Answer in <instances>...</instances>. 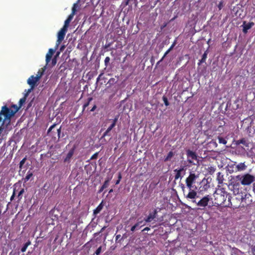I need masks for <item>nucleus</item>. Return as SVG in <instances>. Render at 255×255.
<instances>
[{
    "instance_id": "f257e3e1",
    "label": "nucleus",
    "mask_w": 255,
    "mask_h": 255,
    "mask_svg": "<svg viewBox=\"0 0 255 255\" xmlns=\"http://www.w3.org/2000/svg\"><path fill=\"white\" fill-rule=\"evenodd\" d=\"M199 174L193 171L190 172L188 177L185 179V185L180 184L184 196L187 199H194L198 197V193H203L207 191L210 188V183L208 179L204 178L199 182L197 180L199 178Z\"/></svg>"
},
{
    "instance_id": "f03ea898",
    "label": "nucleus",
    "mask_w": 255,
    "mask_h": 255,
    "mask_svg": "<svg viewBox=\"0 0 255 255\" xmlns=\"http://www.w3.org/2000/svg\"><path fill=\"white\" fill-rule=\"evenodd\" d=\"M19 108L20 107L16 105H12L10 108L6 105L2 106L0 111V123L2 121L1 116L2 115L4 116L3 122H7V124H10L11 118L14 116Z\"/></svg>"
},
{
    "instance_id": "7ed1b4c3",
    "label": "nucleus",
    "mask_w": 255,
    "mask_h": 255,
    "mask_svg": "<svg viewBox=\"0 0 255 255\" xmlns=\"http://www.w3.org/2000/svg\"><path fill=\"white\" fill-rule=\"evenodd\" d=\"M237 181H240L243 185H250L255 181V176L249 173H246L243 175H239L235 177Z\"/></svg>"
},
{
    "instance_id": "20e7f679",
    "label": "nucleus",
    "mask_w": 255,
    "mask_h": 255,
    "mask_svg": "<svg viewBox=\"0 0 255 255\" xmlns=\"http://www.w3.org/2000/svg\"><path fill=\"white\" fill-rule=\"evenodd\" d=\"M214 196L215 198V204L218 205H224L227 198H228L229 201L230 200L231 196L227 192L221 191L220 193L216 192Z\"/></svg>"
},
{
    "instance_id": "39448f33",
    "label": "nucleus",
    "mask_w": 255,
    "mask_h": 255,
    "mask_svg": "<svg viewBox=\"0 0 255 255\" xmlns=\"http://www.w3.org/2000/svg\"><path fill=\"white\" fill-rule=\"evenodd\" d=\"M187 162L192 165H197L199 164L198 155L195 152L190 149L186 150Z\"/></svg>"
},
{
    "instance_id": "423d86ee",
    "label": "nucleus",
    "mask_w": 255,
    "mask_h": 255,
    "mask_svg": "<svg viewBox=\"0 0 255 255\" xmlns=\"http://www.w3.org/2000/svg\"><path fill=\"white\" fill-rule=\"evenodd\" d=\"M212 199L211 196L207 195L202 198L199 201L197 202L195 199H191L192 202L195 203L197 206L201 209H204L208 206V203L210 200Z\"/></svg>"
},
{
    "instance_id": "0eeeda50",
    "label": "nucleus",
    "mask_w": 255,
    "mask_h": 255,
    "mask_svg": "<svg viewBox=\"0 0 255 255\" xmlns=\"http://www.w3.org/2000/svg\"><path fill=\"white\" fill-rule=\"evenodd\" d=\"M187 170V166L186 165H181L179 168H176L174 170L175 173L174 176L175 180H177L179 178L182 179L183 176L185 174Z\"/></svg>"
},
{
    "instance_id": "6e6552de",
    "label": "nucleus",
    "mask_w": 255,
    "mask_h": 255,
    "mask_svg": "<svg viewBox=\"0 0 255 255\" xmlns=\"http://www.w3.org/2000/svg\"><path fill=\"white\" fill-rule=\"evenodd\" d=\"M39 80V76L35 77L31 76L27 80V83L30 86L31 89H33L36 86V83Z\"/></svg>"
},
{
    "instance_id": "1a4fd4ad",
    "label": "nucleus",
    "mask_w": 255,
    "mask_h": 255,
    "mask_svg": "<svg viewBox=\"0 0 255 255\" xmlns=\"http://www.w3.org/2000/svg\"><path fill=\"white\" fill-rule=\"evenodd\" d=\"M158 211L156 209H154L153 211L150 212L148 216L144 218V221L146 223H149L153 220L157 216Z\"/></svg>"
},
{
    "instance_id": "9d476101",
    "label": "nucleus",
    "mask_w": 255,
    "mask_h": 255,
    "mask_svg": "<svg viewBox=\"0 0 255 255\" xmlns=\"http://www.w3.org/2000/svg\"><path fill=\"white\" fill-rule=\"evenodd\" d=\"M67 30V29H64V28L62 27L58 32L57 41L59 43H61L63 40Z\"/></svg>"
},
{
    "instance_id": "9b49d317",
    "label": "nucleus",
    "mask_w": 255,
    "mask_h": 255,
    "mask_svg": "<svg viewBox=\"0 0 255 255\" xmlns=\"http://www.w3.org/2000/svg\"><path fill=\"white\" fill-rule=\"evenodd\" d=\"M255 23L253 22H250L249 23H246V21H244L243 24V31L244 33H246L248 32V30L251 29L254 25Z\"/></svg>"
},
{
    "instance_id": "f8f14e48",
    "label": "nucleus",
    "mask_w": 255,
    "mask_h": 255,
    "mask_svg": "<svg viewBox=\"0 0 255 255\" xmlns=\"http://www.w3.org/2000/svg\"><path fill=\"white\" fill-rule=\"evenodd\" d=\"M54 53H55V50L51 49V48L49 49L48 52L46 54V60H46V62L47 64L49 62H50V61L51 59L52 56L54 54Z\"/></svg>"
},
{
    "instance_id": "ddd939ff",
    "label": "nucleus",
    "mask_w": 255,
    "mask_h": 255,
    "mask_svg": "<svg viewBox=\"0 0 255 255\" xmlns=\"http://www.w3.org/2000/svg\"><path fill=\"white\" fill-rule=\"evenodd\" d=\"M74 148L71 149L69 151L66 157L64 159V162H70V160L74 154Z\"/></svg>"
},
{
    "instance_id": "4468645a",
    "label": "nucleus",
    "mask_w": 255,
    "mask_h": 255,
    "mask_svg": "<svg viewBox=\"0 0 255 255\" xmlns=\"http://www.w3.org/2000/svg\"><path fill=\"white\" fill-rule=\"evenodd\" d=\"M247 167V166L245 164V162H241L236 165V169L238 171H242L246 170Z\"/></svg>"
},
{
    "instance_id": "2eb2a0df",
    "label": "nucleus",
    "mask_w": 255,
    "mask_h": 255,
    "mask_svg": "<svg viewBox=\"0 0 255 255\" xmlns=\"http://www.w3.org/2000/svg\"><path fill=\"white\" fill-rule=\"evenodd\" d=\"M236 144L237 145L242 144L246 147H247L249 145V143H248L247 140L244 138L236 140Z\"/></svg>"
},
{
    "instance_id": "dca6fc26",
    "label": "nucleus",
    "mask_w": 255,
    "mask_h": 255,
    "mask_svg": "<svg viewBox=\"0 0 255 255\" xmlns=\"http://www.w3.org/2000/svg\"><path fill=\"white\" fill-rule=\"evenodd\" d=\"M33 175V173L30 170H28L26 176L22 179L23 182H27L31 177H32Z\"/></svg>"
},
{
    "instance_id": "f3484780",
    "label": "nucleus",
    "mask_w": 255,
    "mask_h": 255,
    "mask_svg": "<svg viewBox=\"0 0 255 255\" xmlns=\"http://www.w3.org/2000/svg\"><path fill=\"white\" fill-rule=\"evenodd\" d=\"M224 179V175H223V174L221 172H219L217 173V180L218 181V183L219 184H222L223 182Z\"/></svg>"
},
{
    "instance_id": "a211bd4d",
    "label": "nucleus",
    "mask_w": 255,
    "mask_h": 255,
    "mask_svg": "<svg viewBox=\"0 0 255 255\" xmlns=\"http://www.w3.org/2000/svg\"><path fill=\"white\" fill-rule=\"evenodd\" d=\"M208 53V50H206L204 52V54L202 55L201 59L199 60L198 65H200L201 63L205 62L207 58Z\"/></svg>"
},
{
    "instance_id": "6ab92c4d",
    "label": "nucleus",
    "mask_w": 255,
    "mask_h": 255,
    "mask_svg": "<svg viewBox=\"0 0 255 255\" xmlns=\"http://www.w3.org/2000/svg\"><path fill=\"white\" fill-rule=\"evenodd\" d=\"M103 208V205L102 202L94 210V214L97 215L99 213Z\"/></svg>"
},
{
    "instance_id": "aec40b11",
    "label": "nucleus",
    "mask_w": 255,
    "mask_h": 255,
    "mask_svg": "<svg viewBox=\"0 0 255 255\" xmlns=\"http://www.w3.org/2000/svg\"><path fill=\"white\" fill-rule=\"evenodd\" d=\"M174 153L172 151H169L167 156L164 158V161L165 162L168 161L171 159V158L173 156Z\"/></svg>"
},
{
    "instance_id": "412c9836",
    "label": "nucleus",
    "mask_w": 255,
    "mask_h": 255,
    "mask_svg": "<svg viewBox=\"0 0 255 255\" xmlns=\"http://www.w3.org/2000/svg\"><path fill=\"white\" fill-rule=\"evenodd\" d=\"M27 160V158H26V156H25L24 158H23L19 162V171L20 172L22 169L23 168V165L25 164L26 161Z\"/></svg>"
},
{
    "instance_id": "4be33fe9",
    "label": "nucleus",
    "mask_w": 255,
    "mask_h": 255,
    "mask_svg": "<svg viewBox=\"0 0 255 255\" xmlns=\"http://www.w3.org/2000/svg\"><path fill=\"white\" fill-rule=\"evenodd\" d=\"M218 139L219 143L220 144H223L225 145L227 143V140L225 138H224L222 136H218Z\"/></svg>"
},
{
    "instance_id": "5701e85b",
    "label": "nucleus",
    "mask_w": 255,
    "mask_h": 255,
    "mask_svg": "<svg viewBox=\"0 0 255 255\" xmlns=\"http://www.w3.org/2000/svg\"><path fill=\"white\" fill-rule=\"evenodd\" d=\"M111 178H107L106 180L105 181L103 185L102 186L103 187V188H104V189L107 188L108 187V186L109 185V182L111 180Z\"/></svg>"
},
{
    "instance_id": "b1692460",
    "label": "nucleus",
    "mask_w": 255,
    "mask_h": 255,
    "mask_svg": "<svg viewBox=\"0 0 255 255\" xmlns=\"http://www.w3.org/2000/svg\"><path fill=\"white\" fill-rule=\"evenodd\" d=\"M176 44V41H175L171 45V46L169 47V48L164 53V56H166L173 48V47L175 46Z\"/></svg>"
},
{
    "instance_id": "393cba45",
    "label": "nucleus",
    "mask_w": 255,
    "mask_h": 255,
    "mask_svg": "<svg viewBox=\"0 0 255 255\" xmlns=\"http://www.w3.org/2000/svg\"><path fill=\"white\" fill-rule=\"evenodd\" d=\"M216 168L213 166L208 167L207 168V171L209 174L212 175L215 171Z\"/></svg>"
},
{
    "instance_id": "a878e982",
    "label": "nucleus",
    "mask_w": 255,
    "mask_h": 255,
    "mask_svg": "<svg viewBox=\"0 0 255 255\" xmlns=\"http://www.w3.org/2000/svg\"><path fill=\"white\" fill-rule=\"evenodd\" d=\"M30 244V242L29 241H28V242H26L24 245L22 247V248L21 249V251L22 252H25V251L26 250L28 246Z\"/></svg>"
},
{
    "instance_id": "bb28decb",
    "label": "nucleus",
    "mask_w": 255,
    "mask_h": 255,
    "mask_svg": "<svg viewBox=\"0 0 255 255\" xmlns=\"http://www.w3.org/2000/svg\"><path fill=\"white\" fill-rule=\"evenodd\" d=\"M27 95H25V96L21 99H20L19 101V107L20 108L22 105L25 103L26 100V96Z\"/></svg>"
},
{
    "instance_id": "cd10ccee",
    "label": "nucleus",
    "mask_w": 255,
    "mask_h": 255,
    "mask_svg": "<svg viewBox=\"0 0 255 255\" xmlns=\"http://www.w3.org/2000/svg\"><path fill=\"white\" fill-rule=\"evenodd\" d=\"M92 98H89L88 99V102H87L86 103H85L84 105H83V111H84L85 110V109L89 105V104H90V102L91 101H92Z\"/></svg>"
},
{
    "instance_id": "c85d7f7f",
    "label": "nucleus",
    "mask_w": 255,
    "mask_h": 255,
    "mask_svg": "<svg viewBox=\"0 0 255 255\" xmlns=\"http://www.w3.org/2000/svg\"><path fill=\"white\" fill-rule=\"evenodd\" d=\"M70 22L71 21L67 18L64 22V25L63 27L64 28V29H67V28Z\"/></svg>"
},
{
    "instance_id": "c756f323",
    "label": "nucleus",
    "mask_w": 255,
    "mask_h": 255,
    "mask_svg": "<svg viewBox=\"0 0 255 255\" xmlns=\"http://www.w3.org/2000/svg\"><path fill=\"white\" fill-rule=\"evenodd\" d=\"M77 6H78V5H77V3H74L73 4V6L72 9V12H71L72 13H73L74 14H75V13H76V12L77 11L76 8L77 7Z\"/></svg>"
},
{
    "instance_id": "7c9ffc66",
    "label": "nucleus",
    "mask_w": 255,
    "mask_h": 255,
    "mask_svg": "<svg viewBox=\"0 0 255 255\" xmlns=\"http://www.w3.org/2000/svg\"><path fill=\"white\" fill-rule=\"evenodd\" d=\"M58 56V53L57 54L56 56H55L52 59V66H54L56 65L57 63V57Z\"/></svg>"
},
{
    "instance_id": "2f4dec72",
    "label": "nucleus",
    "mask_w": 255,
    "mask_h": 255,
    "mask_svg": "<svg viewBox=\"0 0 255 255\" xmlns=\"http://www.w3.org/2000/svg\"><path fill=\"white\" fill-rule=\"evenodd\" d=\"M44 71V69H42L41 71L40 70H39L38 71L37 74L36 75V76L35 77H39V79H40V78L41 77V76H42V75L43 74Z\"/></svg>"
},
{
    "instance_id": "473e14b6",
    "label": "nucleus",
    "mask_w": 255,
    "mask_h": 255,
    "mask_svg": "<svg viewBox=\"0 0 255 255\" xmlns=\"http://www.w3.org/2000/svg\"><path fill=\"white\" fill-rule=\"evenodd\" d=\"M162 100H163L164 103L166 106H168L169 105V103L168 102L167 97H166L165 96H163L162 97Z\"/></svg>"
},
{
    "instance_id": "72a5a7b5",
    "label": "nucleus",
    "mask_w": 255,
    "mask_h": 255,
    "mask_svg": "<svg viewBox=\"0 0 255 255\" xmlns=\"http://www.w3.org/2000/svg\"><path fill=\"white\" fill-rule=\"evenodd\" d=\"M111 131L110 130H109L108 128L105 131V132L103 133L102 136V138H103V137H105V136H107V135H111L110 134H109V132Z\"/></svg>"
},
{
    "instance_id": "f704fd0d",
    "label": "nucleus",
    "mask_w": 255,
    "mask_h": 255,
    "mask_svg": "<svg viewBox=\"0 0 255 255\" xmlns=\"http://www.w3.org/2000/svg\"><path fill=\"white\" fill-rule=\"evenodd\" d=\"M139 227V223H136L134 226H133L131 229L130 230L132 232H134L136 228H137Z\"/></svg>"
},
{
    "instance_id": "c9c22d12",
    "label": "nucleus",
    "mask_w": 255,
    "mask_h": 255,
    "mask_svg": "<svg viewBox=\"0 0 255 255\" xmlns=\"http://www.w3.org/2000/svg\"><path fill=\"white\" fill-rule=\"evenodd\" d=\"M116 83V81L115 80V79L114 78H111L109 81H108V83L110 85H112V84H114L115 83Z\"/></svg>"
},
{
    "instance_id": "e433bc0d",
    "label": "nucleus",
    "mask_w": 255,
    "mask_h": 255,
    "mask_svg": "<svg viewBox=\"0 0 255 255\" xmlns=\"http://www.w3.org/2000/svg\"><path fill=\"white\" fill-rule=\"evenodd\" d=\"M110 61V58L109 57H106L104 61L105 65L106 67L108 66Z\"/></svg>"
},
{
    "instance_id": "4c0bfd02",
    "label": "nucleus",
    "mask_w": 255,
    "mask_h": 255,
    "mask_svg": "<svg viewBox=\"0 0 255 255\" xmlns=\"http://www.w3.org/2000/svg\"><path fill=\"white\" fill-rule=\"evenodd\" d=\"M4 123H6V125H8V124H7V122H3L2 124L0 127V135L1 134V133L2 132V131L3 130V129H4L3 126H4Z\"/></svg>"
},
{
    "instance_id": "58836bf2",
    "label": "nucleus",
    "mask_w": 255,
    "mask_h": 255,
    "mask_svg": "<svg viewBox=\"0 0 255 255\" xmlns=\"http://www.w3.org/2000/svg\"><path fill=\"white\" fill-rule=\"evenodd\" d=\"M101 252H102V247L100 246L97 249L96 251L95 252V254H96V255H99V254L101 253Z\"/></svg>"
},
{
    "instance_id": "ea45409f",
    "label": "nucleus",
    "mask_w": 255,
    "mask_h": 255,
    "mask_svg": "<svg viewBox=\"0 0 255 255\" xmlns=\"http://www.w3.org/2000/svg\"><path fill=\"white\" fill-rule=\"evenodd\" d=\"M56 124H53V125H52L49 128V129H48V131H47V133L49 134L50 133L51 131H52V129L56 126Z\"/></svg>"
},
{
    "instance_id": "a19ab883",
    "label": "nucleus",
    "mask_w": 255,
    "mask_h": 255,
    "mask_svg": "<svg viewBox=\"0 0 255 255\" xmlns=\"http://www.w3.org/2000/svg\"><path fill=\"white\" fill-rule=\"evenodd\" d=\"M98 154H99V152H96L95 153H94L91 157V160H93V159H96L98 157Z\"/></svg>"
},
{
    "instance_id": "79ce46f5",
    "label": "nucleus",
    "mask_w": 255,
    "mask_h": 255,
    "mask_svg": "<svg viewBox=\"0 0 255 255\" xmlns=\"http://www.w3.org/2000/svg\"><path fill=\"white\" fill-rule=\"evenodd\" d=\"M67 223L69 225H74L76 226V227H77L76 222L75 221H68L67 222Z\"/></svg>"
},
{
    "instance_id": "37998d69",
    "label": "nucleus",
    "mask_w": 255,
    "mask_h": 255,
    "mask_svg": "<svg viewBox=\"0 0 255 255\" xmlns=\"http://www.w3.org/2000/svg\"><path fill=\"white\" fill-rule=\"evenodd\" d=\"M15 191H16V189L15 188H14L13 189V193H12V195H11V196L10 197V201H12L15 197Z\"/></svg>"
},
{
    "instance_id": "c03bdc74",
    "label": "nucleus",
    "mask_w": 255,
    "mask_h": 255,
    "mask_svg": "<svg viewBox=\"0 0 255 255\" xmlns=\"http://www.w3.org/2000/svg\"><path fill=\"white\" fill-rule=\"evenodd\" d=\"M122 238L121 235H116V243H119V241H120V240L121 239V238Z\"/></svg>"
},
{
    "instance_id": "a18cd8bd",
    "label": "nucleus",
    "mask_w": 255,
    "mask_h": 255,
    "mask_svg": "<svg viewBox=\"0 0 255 255\" xmlns=\"http://www.w3.org/2000/svg\"><path fill=\"white\" fill-rule=\"evenodd\" d=\"M24 189L23 188L21 189L18 194V195H17L18 197H19L20 199L21 198L20 196L24 193Z\"/></svg>"
},
{
    "instance_id": "49530a36",
    "label": "nucleus",
    "mask_w": 255,
    "mask_h": 255,
    "mask_svg": "<svg viewBox=\"0 0 255 255\" xmlns=\"http://www.w3.org/2000/svg\"><path fill=\"white\" fill-rule=\"evenodd\" d=\"M223 6V2L222 1H220L218 5V7L219 8V9L220 10L222 8Z\"/></svg>"
},
{
    "instance_id": "de8ad7c7",
    "label": "nucleus",
    "mask_w": 255,
    "mask_h": 255,
    "mask_svg": "<svg viewBox=\"0 0 255 255\" xmlns=\"http://www.w3.org/2000/svg\"><path fill=\"white\" fill-rule=\"evenodd\" d=\"M119 116H116L114 120H113L112 124H114L115 125H116V123L118 121Z\"/></svg>"
},
{
    "instance_id": "09e8293b",
    "label": "nucleus",
    "mask_w": 255,
    "mask_h": 255,
    "mask_svg": "<svg viewBox=\"0 0 255 255\" xmlns=\"http://www.w3.org/2000/svg\"><path fill=\"white\" fill-rule=\"evenodd\" d=\"M75 14H73V13H71L68 17L67 19L70 20V21L72 20V19H73V16Z\"/></svg>"
},
{
    "instance_id": "8fccbe9b",
    "label": "nucleus",
    "mask_w": 255,
    "mask_h": 255,
    "mask_svg": "<svg viewBox=\"0 0 255 255\" xmlns=\"http://www.w3.org/2000/svg\"><path fill=\"white\" fill-rule=\"evenodd\" d=\"M57 135H58V138H59L60 137L61 127H60L59 128L57 129Z\"/></svg>"
},
{
    "instance_id": "3c124183",
    "label": "nucleus",
    "mask_w": 255,
    "mask_h": 255,
    "mask_svg": "<svg viewBox=\"0 0 255 255\" xmlns=\"http://www.w3.org/2000/svg\"><path fill=\"white\" fill-rule=\"evenodd\" d=\"M103 75V73H101V74L99 75L98 77L97 78V80H96V83H97L98 82H99V81L100 80L101 77H102V76Z\"/></svg>"
},
{
    "instance_id": "603ef678",
    "label": "nucleus",
    "mask_w": 255,
    "mask_h": 255,
    "mask_svg": "<svg viewBox=\"0 0 255 255\" xmlns=\"http://www.w3.org/2000/svg\"><path fill=\"white\" fill-rule=\"evenodd\" d=\"M116 126V125H115L114 124H112L108 128V129L109 130H111L115 127Z\"/></svg>"
},
{
    "instance_id": "864d4df0",
    "label": "nucleus",
    "mask_w": 255,
    "mask_h": 255,
    "mask_svg": "<svg viewBox=\"0 0 255 255\" xmlns=\"http://www.w3.org/2000/svg\"><path fill=\"white\" fill-rule=\"evenodd\" d=\"M252 252L253 255H255V246L252 247Z\"/></svg>"
},
{
    "instance_id": "5fc2aeb1",
    "label": "nucleus",
    "mask_w": 255,
    "mask_h": 255,
    "mask_svg": "<svg viewBox=\"0 0 255 255\" xmlns=\"http://www.w3.org/2000/svg\"><path fill=\"white\" fill-rule=\"evenodd\" d=\"M166 56H164V55L163 56V57H162V58L158 61L157 62V63H156V65L159 64V63L163 61V60L164 59V58Z\"/></svg>"
},
{
    "instance_id": "6e6d98bb",
    "label": "nucleus",
    "mask_w": 255,
    "mask_h": 255,
    "mask_svg": "<svg viewBox=\"0 0 255 255\" xmlns=\"http://www.w3.org/2000/svg\"><path fill=\"white\" fill-rule=\"evenodd\" d=\"M127 238V236L126 235V234H124L123 237H122V238H121V239L120 240V241H119V242H121V241L123 240H124V239L126 238Z\"/></svg>"
},
{
    "instance_id": "4d7b16f0",
    "label": "nucleus",
    "mask_w": 255,
    "mask_h": 255,
    "mask_svg": "<svg viewBox=\"0 0 255 255\" xmlns=\"http://www.w3.org/2000/svg\"><path fill=\"white\" fill-rule=\"evenodd\" d=\"M105 189L104 188H103L102 186H101L100 187V188L99 189V191H98V193H101Z\"/></svg>"
},
{
    "instance_id": "13d9d810",
    "label": "nucleus",
    "mask_w": 255,
    "mask_h": 255,
    "mask_svg": "<svg viewBox=\"0 0 255 255\" xmlns=\"http://www.w3.org/2000/svg\"><path fill=\"white\" fill-rule=\"evenodd\" d=\"M97 108V106L96 105H94L93 108L90 110V111L91 112H93L95 110V109H96Z\"/></svg>"
},
{
    "instance_id": "bf43d9fd",
    "label": "nucleus",
    "mask_w": 255,
    "mask_h": 255,
    "mask_svg": "<svg viewBox=\"0 0 255 255\" xmlns=\"http://www.w3.org/2000/svg\"><path fill=\"white\" fill-rule=\"evenodd\" d=\"M143 221V220L140 221V219L139 218V219H138L137 222L136 223H139V226L142 223Z\"/></svg>"
},
{
    "instance_id": "052dcab7",
    "label": "nucleus",
    "mask_w": 255,
    "mask_h": 255,
    "mask_svg": "<svg viewBox=\"0 0 255 255\" xmlns=\"http://www.w3.org/2000/svg\"><path fill=\"white\" fill-rule=\"evenodd\" d=\"M149 230H150V228L149 227H145V228L143 229L142 231L143 232H144V231H148Z\"/></svg>"
},
{
    "instance_id": "680f3d73",
    "label": "nucleus",
    "mask_w": 255,
    "mask_h": 255,
    "mask_svg": "<svg viewBox=\"0 0 255 255\" xmlns=\"http://www.w3.org/2000/svg\"><path fill=\"white\" fill-rule=\"evenodd\" d=\"M253 191L254 192V193L255 194V182L253 184Z\"/></svg>"
},
{
    "instance_id": "e2e57ef3",
    "label": "nucleus",
    "mask_w": 255,
    "mask_h": 255,
    "mask_svg": "<svg viewBox=\"0 0 255 255\" xmlns=\"http://www.w3.org/2000/svg\"><path fill=\"white\" fill-rule=\"evenodd\" d=\"M122 179V174L120 172L119 173V175H118V179L121 180Z\"/></svg>"
},
{
    "instance_id": "0e129e2a",
    "label": "nucleus",
    "mask_w": 255,
    "mask_h": 255,
    "mask_svg": "<svg viewBox=\"0 0 255 255\" xmlns=\"http://www.w3.org/2000/svg\"><path fill=\"white\" fill-rule=\"evenodd\" d=\"M106 227H107L106 226H104V227H103L101 229V231H100V233H102V232H103V231L105 230V229L106 228Z\"/></svg>"
},
{
    "instance_id": "69168bd1",
    "label": "nucleus",
    "mask_w": 255,
    "mask_h": 255,
    "mask_svg": "<svg viewBox=\"0 0 255 255\" xmlns=\"http://www.w3.org/2000/svg\"><path fill=\"white\" fill-rule=\"evenodd\" d=\"M120 181H121V180H120L118 179V180H117V181L116 182V185H117V184H119V183H120Z\"/></svg>"
},
{
    "instance_id": "338daca9",
    "label": "nucleus",
    "mask_w": 255,
    "mask_h": 255,
    "mask_svg": "<svg viewBox=\"0 0 255 255\" xmlns=\"http://www.w3.org/2000/svg\"><path fill=\"white\" fill-rule=\"evenodd\" d=\"M113 192V189H110V190H109V193H110H110H112Z\"/></svg>"
},
{
    "instance_id": "774afa93",
    "label": "nucleus",
    "mask_w": 255,
    "mask_h": 255,
    "mask_svg": "<svg viewBox=\"0 0 255 255\" xmlns=\"http://www.w3.org/2000/svg\"><path fill=\"white\" fill-rule=\"evenodd\" d=\"M32 89H31V88L30 89H29V90H28L27 93H28L29 92H31V90H32Z\"/></svg>"
}]
</instances>
